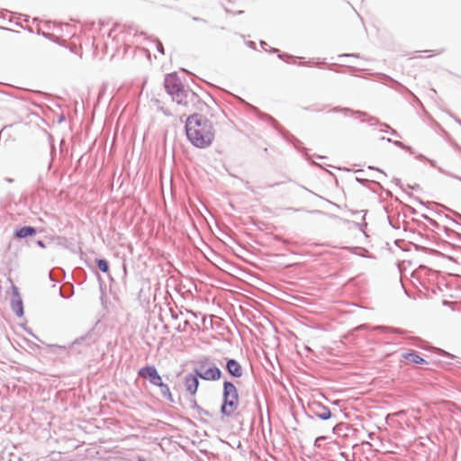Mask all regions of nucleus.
Listing matches in <instances>:
<instances>
[{"label": "nucleus", "mask_w": 461, "mask_h": 461, "mask_svg": "<svg viewBox=\"0 0 461 461\" xmlns=\"http://www.w3.org/2000/svg\"><path fill=\"white\" fill-rule=\"evenodd\" d=\"M239 394L237 388L230 382H224L223 384V403L221 408L222 415L230 417L233 416L238 409Z\"/></svg>", "instance_id": "2"}, {"label": "nucleus", "mask_w": 461, "mask_h": 461, "mask_svg": "<svg viewBox=\"0 0 461 461\" xmlns=\"http://www.w3.org/2000/svg\"><path fill=\"white\" fill-rule=\"evenodd\" d=\"M226 367L228 372L235 377H240L243 374L241 366L234 359H230Z\"/></svg>", "instance_id": "8"}, {"label": "nucleus", "mask_w": 461, "mask_h": 461, "mask_svg": "<svg viewBox=\"0 0 461 461\" xmlns=\"http://www.w3.org/2000/svg\"><path fill=\"white\" fill-rule=\"evenodd\" d=\"M36 233V230L33 227L26 226L23 227L15 232V236L17 238H26L28 236H32Z\"/></svg>", "instance_id": "9"}, {"label": "nucleus", "mask_w": 461, "mask_h": 461, "mask_svg": "<svg viewBox=\"0 0 461 461\" xmlns=\"http://www.w3.org/2000/svg\"><path fill=\"white\" fill-rule=\"evenodd\" d=\"M138 461H146V460L144 458H142V457H139Z\"/></svg>", "instance_id": "16"}, {"label": "nucleus", "mask_w": 461, "mask_h": 461, "mask_svg": "<svg viewBox=\"0 0 461 461\" xmlns=\"http://www.w3.org/2000/svg\"><path fill=\"white\" fill-rule=\"evenodd\" d=\"M185 132L190 142L199 149L211 146L215 136L212 123L199 114H194L187 118Z\"/></svg>", "instance_id": "1"}, {"label": "nucleus", "mask_w": 461, "mask_h": 461, "mask_svg": "<svg viewBox=\"0 0 461 461\" xmlns=\"http://www.w3.org/2000/svg\"><path fill=\"white\" fill-rule=\"evenodd\" d=\"M162 389V393L167 396L169 400L172 401V394L170 393V390L167 384L165 386H159Z\"/></svg>", "instance_id": "13"}, {"label": "nucleus", "mask_w": 461, "mask_h": 461, "mask_svg": "<svg viewBox=\"0 0 461 461\" xmlns=\"http://www.w3.org/2000/svg\"><path fill=\"white\" fill-rule=\"evenodd\" d=\"M320 418L322 420H328L330 417V411L327 408H324L321 413L318 414Z\"/></svg>", "instance_id": "12"}, {"label": "nucleus", "mask_w": 461, "mask_h": 461, "mask_svg": "<svg viewBox=\"0 0 461 461\" xmlns=\"http://www.w3.org/2000/svg\"><path fill=\"white\" fill-rule=\"evenodd\" d=\"M402 358L405 365H424L427 361L421 357L416 351L409 349L402 354Z\"/></svg>", "instance_id": "6"}, {"label": "nucleus", "mask_w": 461, "mask_h": 461, "mask_svg": "<svg viewBox=\"0 0 461 461\" xmlns=\"http://www.w3.org/2000/svg\"><path fill=\"white\" fill-rule=\"evenodd\" d=\"M198 376L204 380H218L221 378V370L213 365L203 362L199 371H196Z\"/></svg>", "instance_id": "3"}, {"label": "nucleus", "mask_w": 461, "mask_h": 461, "mask_svg": "<svg viewBox=\"0 0 461 461\" xmlns=\"http://www.w3.org/2000/svg\"><path fill=\"white\" fill-rule=\"evenodd\" d=\"M13 311L16 313L17 316H23V302L21 299H17L13 302Z\"/></svg>", "instance_id": "10"}, {"label": "nucleus", "mask_w": 461, "mask_h": 461, "mask_svg": "<svg viewBox=\"0 0 461 461\" xmlns=\"http://www.w3.org/2000/svg\"><path fill=\"white\" fill-rule=\"evenodd\" d=\"M157 46H158V50L161 53H164V49H163L162 43H161V42H159V41H158Z\"/></svg>", "instance_id": "14"}, {"label": "nucleus", "mask_w": 461, "mask_h": 461, "mask_svg": "<svg viewBox=\"0 0 461 461\" xmlns=\"http://www.w3.org/2000/svg\"><path fill=\"white\" fill-rule=\"evenodd\" d=\"M96 264L98 268L104 272L107 273L109 271V264L105 259H97Z\"/></svg>", "instance_id": "11"}, {"label": "nucleus", "mask_w": 461, "mask_h": 461, "mask_svg": "<svg viewBox=\"0 0 461 461\" xmlns=\"http://www.w3.org/2000/svg\"><path fill=\"white\" fill-rule=\"evenodd\" d=\"M138 374L140 376L149 379V382L156 386H165V384L162 382V377L153 366L142 367L139 370Z\"/></svg>", "instance_id": "4"}, {"label": "nucleus", "mask_w": 461, "mask_h": 461, "mask_svg": "<svg viewBox=\"0 0 461 461\" xmlns=\"http://www.w3.org/2000/svg\"><path fill=\"white\" fill-rule=\"evenodd\" d=\"M173 88H176V91L171 92V95L173 100L178 104L187 105L190 101H193L195 98V94L193 92L185 91L178 86H174Z\"/></svg>", "instance_id": "5"}, {"label": "nucleus", "mask_w": 461, "mask_h": 461, "mask_svg": "<svg viewBox=\"0 0 461 461\" xmlns=\"http://www.w3.org/2000/svg\"><path fill=\"white\" fill-rule=\"evenodd\" d=\"M199 385V381L196 375H187L185 377V386L190 394L194 395L196 393Z\"/></svg>", "instance_id": "7"}, {"label": "nucleus", "mask_w": 461, "mask_h": 461, "mask_svg": "<svg viewBox=\"0 0 461 461\" xmlns=\"http://www.w3.org/2000/svg\"><path fill=\"white\" fill-rule=\"evenodd\" d=\"M324 439V437H319L316 438V444H319L321 440Z\"/></svg>", "instance_id": "15"}]
</instances>
